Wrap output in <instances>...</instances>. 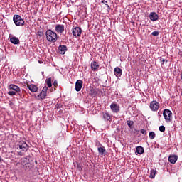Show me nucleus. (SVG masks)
I'll return each mask as SVG.
<instances>
[{"mask_svg": "<svg viewBox=\"0 0 182 182\" xmlns=\"http://www.w3.org/2000/svg\"><path fill=\"white\" fill-rule=\"evenodd\" d=\"M0 161H1V156H0Z\"/></svg>", "mask_w": 182, "mask_h": 182, "instance_id": "a19ab883", "label": "nucleus"}, {"mask_svg": "<svg viewBox=\"0 0 182 182\" xmlns=\"http://www.w3.org/2000/svg\"><path fill=\"white\" fill-rule=\"evenodd\" d=\"M140 132L142 134H147V131H146V129H141Z\"/></svg>", "mask_w": 182, "mask_h": 182, "instance_id": "f704fd0d", "label": "nucleus"}, {"mask_svg": "<svg viewBox=\"0 0 182 182\" xmlns=\"http://www.w3.org/2000/svg\"><path fill=\"white\" fill-rule=\"evenodd\" d=\"M10 42L14 45H19V38L16 37L10 38Z\"/></svg>", "mask_w": 182, "mask_h": 182, "instance_id": "f3484780", "label": "nucleus"}, {"mask_svg": "<svg viewBox=\"0 0 182 182\" xmlns=\"http://www.w3.org/2000/svg\"><path fill=\"white\" fill-rule=\"evenodd\" d=\"M18 147L23 150V151H28V150H29V145H28V144H26L25 141L21 142L18 144Z\"/></svg>", "mask_w": 182, "mask_h": 182, "instance_id": "6e6552de", "label": "nucleus"}, {"mask_svg": "<svg viewBox=\"0 0 182 182\" xmlns=\"http://www.w3.org/2000/svg\"><path fill=\"white\" fill-rule=\"evenodd\" d=\"M28 89L31 92H33V93L38 92V87L33 84L28 85Z\"/></svg>", "mask_w": 182, "mask_h": 182, "instance_id": "a211bd4d", "label": "nucleus"}, {"mask_svg": "<svg viewBox=\"0 0 182 182\" xmlns=\"http://www.w3.org/2000/svg\"><path fill=\"white\" fill-rule=\"evenodd\" d=\"M42 92H43L44 93H48V87L45 86L43 88Z\"/></svg>", "mask_w": 182, "mask_h": 182, "instance_id": "72a5a7b5", "label": "nucleus"}, {"mask_svg": "<svg viewBox=\"0 0 182 182\" xmlns=\"http://www.w3.org/2000/svg\"><path fill=\"white\" fill-rule=\"evenodd\" d=\"M48 87H52V78L49 77L46 80Z\"/></svg>", "mask_w": 182, "mask_h": 182, "instance_id": "b1692460", "label": "nucleus"}, {"mask_svg": "<svg viewBox=\"0 0 182 182\" xmlns=\"http://www.w3.org/2000/svg\"><path fill=\"white\" fill-rule=\"evenodd\" d=\"M134 133L135 134H139V130H137L136 129H134Z\"/></svg>", "mask_w": 182, "mask_h": 182, "instance_id": "e433bc0d", "label": "nucleus"}, {"mask_svg": "<svg viewBox=\"0 0 182 182\" xmlns=\"http://www.w3.org/2000/svg\"><path fill=\"white\" fill-rule=\"evenodd\" d=\"M58 50L60 55H65V53L68 50V47H66V46H60L58 47Z\"/></svg>", "mask_w": 182, "mask_h": 182, "instance_id": "2eb2a0df", "label": "nucleus"}, {"mask_svg": "<svg viewBox=\"0 0 182 182\" xmlns=\"http://www.w3.org/2000/svg\"><path fill=\"white\" fill-rule=\"evenodd\" d=\"M102 117L105 122H109V120L112 119V114H110L107 111H105L102 112Z\"/></svg>", "mask_w": 182, "mask_h": 182, "instance_id": "9d476101", "label": "nucleus"}, {"mask_svg": "<svg viewBox=\"0 0 182 182\" xmlns=\"http://www.w3.org/2000/svg\"><path fill=\"white\" fill-rule=\"evenodd\" d=\"M127 124L130 129H133V126L134 124V122L132 120H127Z\"/></svg>", "mask_w": 182, "mask_h": 182, "instance_id": "5701e85b", "label": "nucleus"}, {"mask_svg": "<svg viewBox=\"0 0 182 182\" xmlns=\"http://www.w3.org/2000/svg\"><path fill=\"white\" fill-rule=\"evenodd\" d=\"M77 168L78 171H82V166L80 165V164H77Z\"/></svg>", "mask_w": 182, "mask_h": 182, "instance_id": "2f4dec72", "label": "nucleus"}, {"mask_svg": "<svg viewBox=\"0 0 182 182\" xmlns=\"http://www.w3.org/2000/svg\"><path fill=\"white\" fill-rule=\"evenodd\" d=\"M89 95L90 96H92V97H95L97 95V91H96L95 88H91L89 92Z\"/></svg>", "mask_w": 182, "mask_h": 182, "instance_id": "6ab92c4d", "label": "nucleus"}, {"mask_svg": "<svg viewBox=\"0 0 182 182\" xmlns=\"http://www.w3.org/2000/svg\"><path fill=\"white\" fill-rule=\"evenodd\" d=\"M156 173H157L156 169H151L149 175L150 178H154L156 177Z\"/></svg>", "mask_w": 182, "mask_h": 182, "instance_id": "4be33fe9", "label": "nucleus"}, {"mask_svg": "<svg viewBox=\"0 0 182 182\" xmlns=\"http://www.w3.org/2000/svg\"><path fill=\"white\" fill-rule=\"evenodd\" d=\"M55 29L58 33H63V32H65V26L62 24H57Z\"/></svg>", "mask_w": 182, "mask_h": 182, "instance_id": "1a4fd4ad", "label": "nucleus"}, {"mask_svg": "<svg viewBox=\"0 0 182 182\" xmlns=\"http://www.w3.org/2000/svg\"><path fill=\"white\" fill-rule=\"evenodd\" d=\"M31 159V156H27L26 158H25V159L26 160H28V161H29V159Z\"/></svg>", "mask_w": 182, "mask_h": 182, "instance_id": "58836bf2", "label": "nucleus"}, {"mask_svg": "<svg viewBox=\"0 0 182 182\" xmlns=\"http://www.w3.org/2000/svg\"><path fill=\"white\" fill-rule=\"evenodd\" d=\"M149 139H151V140H153V139L156 137V133L154 132H150L149 133Z\"/></svg>", "mask_w": 182, "mask_h": 182, "instance_id": "a878e982", "label": "nucleus"}, {"mask_svg": "<svg viewBox=\"0 0 182 182\" xmlns=\"http://www.w3.org/2000/svg\"><path fill=\"white\" fill-rule=\"evenodd\" d=\"M136 151L138 154H143V153H144V148H143V146H137Z\"/></svg>", "mask_w": 182, "mask_h": 182, "instance_id": "412c9836", "label": "nucleus"}, {"mask_svg": "<svg viewBox=\"0 0 182 182\" xmlns=\"http://www.w3.org/2000/svg\"><path fill=\"white\" fill-rule=\"evenodd\" d=\"M159 60L161 63V65H164V62L166 63H167V62H168V60H166V59H164L163 58H160Z\"/></svg>", "mask_w": 182, "mask_h": 182, "instance_id": "cd10ccee", "label": "nucleus"}, {"mask_svg": "<svg viewBox=\"0 0 182 182\" xmlns=\"http://www.w3.org/2000/svg\"><path fill=\"white\" fill-rule=\"evenodd\" d=\"M13 21L16 26H23V25H25V21L20 15H14L13 17Z\"/></svg>", "mask_w": 182, "mask_h": 182, "instance_id": "f03ea898", "label": "nucleus"}, {"mask_svg": "<svg viewBox=\"0 0 182 182\" xmlns=\"http://www.w3.org/2000/svg\"><path fill=\"white\" fill-rule=\"evenodd\" d=\"M101 2L102 4H104V5H106L107 9H110V6H109V4H107V1L103 0Z\"/></svg>", "mask_w": 182, "mask_h": 182, "instance_id": "bb28decb", "label": "nucleus"}, {"mask_svg": "<svg viewBox=\"0 0 182 182\" xmlns=\"http://www.w3.org/2000/svg\"><path fill=\"white\" fill-rule=\"evenodd\" d=\"M18 156H23L22 152H18Z\"/></svg>", "mask_w": 182, "mask_h": 182, "instance_id": "ea45409f", "label": "nucleus"}, {"mask_svg": "<svg viewBox=\"0 0 182 182\" xmlns=\"http://www.w3.org/2000/svg\"><path fill=\"white\" fill-rule=\"evenodd\" d=\"M37 35L38 36H43V31H38L37 32Z\"/></svg>", "mask_w": 182, "mask_h": 182, "instance_id": "c9c22d12", "label": "nucleus"}, {"mask_svg": "<svg viewBox=\"0 0 182 182\" xmlns=\"http://www.w3.org/2000/svg\"><path fill=\"white\" fill-rule=\"evenodd\" d=\"M73 35L75 37L80 36L82 35V28L80 27H73Z\"/></svg>", "mask_w": 182, "mask_h": 182, "instance_id": "39448f33", "label": "nucleus"}, {"mask_svg": "<svg viewBox=\"0 0 182 182\" xmlns=\"http://www.w3.org/2000/svg\"><path fill=\"white\" fill-rule=\"evenodd\" d=\"M177 160H178V156L177 155H171L168 157V161L171 163V164H176Z\"/></svg>", "mask_w": 182, "mask_h": 182, "instance_id": "9b49d317", "label": "nucleus"}, {"mask_svg": "<svg viewBox=\"0 0 182 182\" xmlns=\"http://www.w3.org/2000/svg\"><path fill=\"white\" fill-rule=\"evenodd\" d=\"M46 96H48V93L43 92V91H41L40 95H38V97L43 100L45 99V97H46Z\"/></svg>", "mask_w": 182, "mask_h": 182, "instance_id": "393cba45", "label": "nucleus"}, {"mask_svg": "<svg viewBox=\"0 0 182 182\" xmlns=\"http://www.w3.org/2000/svg\"><path fill=\"white\" fill-rule=\"evenodd\" d=\"M8 95H9V96H14L15 95H16V92H15L14 91H9Z\"/></svg>", "mask_w": 182, "mask_h": 182, "instance_id": "7c9ffc66", "label": "nucleus"}, {"mask_svg": "<svg viewBox=\"0 0 182 182\" xmlns=\"http://www.w3.org/2000/svg\"><path fill=\"white\" fill-rule=\"evenodd\" d=\"M110 109L113 113H119L120 112V106L117 104H111Z\"/></svg>", "mask_w": 182, "mask_h": 182, "instance_id": "0eeeda50", "label": "nucleus"}, {"mask_svg": "<svg viewBox=\"0 0 182 182\" xmlns=\"http://www.w3.org/2000/svg\"><path fill=\"white\" fill-rule=\"evenodd\" d=\"M163 114L166 122H171V114H173V112H171L170 109H164Z\"/></svg>", "mask_w": 182, "mask_h": 182, "instance_id": "20e7f679", "label": "nucleus"}, {"mask_svg": "<svg viewBox=\"0 0 182 182\" xmlns=\"http://www.w3.org/2000/svg\"><path fill=\"white\" fill-rule=\"evenodd\" d=\"M9 89H10L11 90H15V92H21V88H19L17 85H16L14 84H11L9 86Z\"/></svg>", "mask_w": 182, "mask_h": 182, "instance_id": "dca6fc26", "label": "nucleus"}, {"mask_svg": "<svg viewBox=\"0 0 182 182\" xmlns=\"http://www.w3.org/2000/svg\"><path fill=\"white\" fill-rule=\"evenodd\" d=\"M46 36L48 42H52L53 43H55V42L58 41V34H56L55 31L50 29L46 31Z\"/></svg>", "mask_w": 182, "mask_h": 182, "instance_id": "f257e3e1", "label": "nucleus"}, {"mask_svg": "<svg viewBox=\"0 0 182 182\" xmlns=\"http://www.w3.org/2000/svg\"><path fill=\"white\" fill-rule=\"evenodd\" d=\"M98 152H99V154H100L101 156H103V154L106 153V149H105V146H100L98 147Z\"/></svg>", "mask_w": 182, "mask_h": 182, "instance_id": "aec40b11", "label": "nucleus"}, {"mask_svg": "<svg viewBox=\"0 0 182 182\" xmlns=\"http://www.w3.org/2000/svg\"><path fill=\"white\" fill-rule=\"evenodd\" d=\"M159 34L160 33H159V31H154L151 33L152 36H159Z\"/></svg>", "mask_w": 182, "mask_h": 182, "instance_id": "c756f323", "label": "nucleus"}, {"mask_svg": "<svg viewBox=\"0 0 182 182\" xmlns=\"http://www.w3.org/2000/svg\"><path fill=\"white\" fill-rule=\"evenodd\" d=\"M31 166H32V164L27 162V164H26V168H27V170H29L31 168Z\"/></svg>", "mask_w": 182, "mask_h": 182, "instance_id": "473e14b6", "label": "nucleus"}, {"mask_svg": "<svg viewBox=\"0 0 182 182\" xmlns=\"http://www.w3.org/2000/svg\"><path fill=\"white\" fill-rule=\"evenodd\" d=\"M53 86H55L56 87V86H58V81L55 80L53 82Z\"/></svg>", "mask_w": 182, "mask_h": 182, "instance_id": "4c0bfd02", "label": "nucleus"}, {"mask_svg": "<svg viewBox=\"0 0 182 182\" xmlns=\"http://www.w3.org/2000/svg\"><path fill=\"white\" fill-rule=\"evenodd\" d=\"M149 19L153 21L159 20V15L156 12H151L149 14Z\"/></svg>", "mask_w": 182, "mask_h": 182, "instance_id": "ddd939ff", "label": "nucleus"}, {"mask_svg": "<svg viewBox=\"0 0 182 182\" xmlns=\"http://www.w3.org/2000/svg\"><path fill=\"white\" fill-rule=\"evenodd\" d=\"M83 87V81L82 80H78L75 82V90L76 92H80Z\"/></svg>", "mask_w": 182, "mask_h": 182, "instance_id": "423d86ee", "label": "nucleus"}, {"mask_svg": "<svg viewBox=\"0 0 182 182\" xmlns=\"http://www.w3.org/2000/svg\"><path fill=\"white\" fill-rule=\"evenodd\" d=\"M181 55H182V52H181Z\"/></svg>", "mask_w": 182, "mask_h": 182, "instance_id": "79ce46f5", "label": "nucleus"}, {"mask_svg": "<svg viewBox=\"0 0 182 182\" xmlns=\"http://www.w3.org/2000/svg\"><path fill=\"white\" fill-rule=\"evenodd\" d=\"M122 73H123V70L120 68L116 67L114 69V74L117 77H120V76H122Z\"/></svg>", "mask_w": 182, "mask_h": 182, "instance_id": "f8f14e48", "label": "nucleus"}, {"mask_svg": "<svg viewBox=\"0 0 182 182\" xmlns=\"http://www.w3.org/2000/svg\"><path fill=\"white\" fill-rule=\"evenodd\" d=\"M99 66V63L96 61H92L91 63V69L92 70H93V72H96V70H98Z\"/></svg>", "mask_w": 182, "mask_h": 182, "instance_id": "4468645a", "label": "nucleus"}, {"mask_svg": "<svg viewBox=\"0 0 182 182\" xmlns=\"http://www.w3.org/2000/svg\"><path fill=\"white\" fill-rule=\"evenodd\" d=\"M159 132H166V127H164L163 125L160 126L159 127Z\"/></svg>", "mask_w": 182, "mask_h": 182, "instance_id": "c85d7f7f", "label": "nucleus"}, {"mask_svg": "<svg viewBox=\"0 0 182 182\" xmlns=\"http://www.w3.org/2000/svg\"><path fill=\"white\" fill-rule=\"evenodd\" d=\"M149 107L152 112H157L160 109V103L156 100L152 101L150 103Z\"/></svg>", "mask_w": 182, "mask_h": 182, "instance_id": "7ed1b4c3", "label": "nucleus"}]
</instances>
